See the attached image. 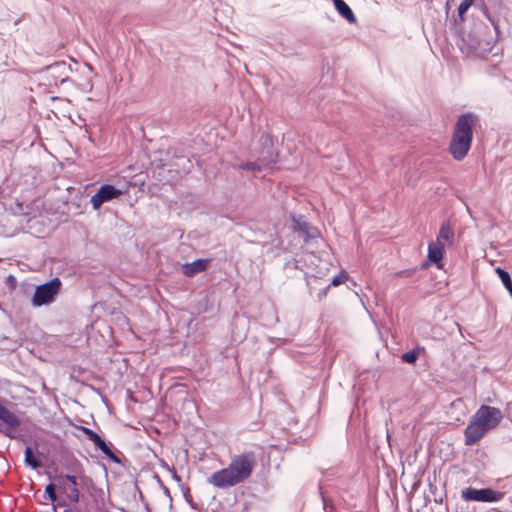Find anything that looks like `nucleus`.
<instances>
[{"instance_id": "obj_1", "label": "nucleus", "mask_w": 512, "mask_h": 512, "mask_svg": "<svg viewBox=\"0 0 512 512\" xmlns=\"http://www.w3.org/2000/svg\"><path fill=\"white\" fill-rule=\"evenodd\" d=\"M256 465V456L252 451H245L231 457L227 467L212 473L207 483L218 489H227L246 481Z\"/></svg>"}, {"instance_id": "obj_2", "label": "nucleus", "mask_w": 512, "mask_h": 512, "mask_svg": "<svg viewBox=\"0 0 512 512\" xmlns=\"http://www.w3.org/2000/svg\"><path fill=\"white\" fill-rule=\"evenodd\" d=\"M478 121L479 116L473 112L458 116L449 143V152L454 160L461 161L467 156L472 144L473 129Z\"/></svg>"}, {"instance_id": "obj_3", "label": "nucleus", "mask_w": 512, "mask_h": 512, "mask_svg": "<svg viewBox=\"0 0 512 512\" xmlns=\"http://www.w3.org/2000/svg\"><path fill=\"white\" fill-rule=\"evenodd\" d=\"M61 286L62 282L58 277L38 285L31 299L32 306L41 307L53 303L60 292Z\"/></svg>"}, {"instance_id": "obj_4", "label": "nucleus", "mask_w": 512, "mask_h": 512, "mask_svg": "<svg viewBox=\"0 0 512 512\" xmlns=\"http://www.w3.org/2000/svg\"><path fill=\"white\" fill-rule=\"evenodd\" d=\"M472 418L475 421H477L481 426H483L486 430L491 431L499 425L503 418V415L501 410L497 407L482 405L472 415Z\"/></svg>"}, {"instance_id": "obj_5", "label": "nucleus", "mask_w": 512, "mask_h": 512, "mask_svg": "<svg viewBox=\"0 0 512 512\" xmlns=\"http://www.w3.org/2000/svg\"><path fill=\"white\" fill-rule=\"evenodd\" d=\"M504 493L491 488H473L468 487L461 492V498L465 501L494 503L500 501Z\"/></svg>"}, {"instance_id": "obj_6", "label": "nucleus", "mask_w": 512, "mask_h": 512, "mask_svg": "<svg viewBox=\"0 0 512 512\" xmlns=\"http://www.w3.org/2000/svg\"><path fill=\"white\" fill-rule=\"evenodd\" d=\"M258 145L259 148L256 150L258 160L263 165L271 167L272 164L276 163V158L278 157L272 137L267 133H263L259 137Z\"/></svg>"}, {"instance_id": "obj_7", "label": "nucleus", "mask_w": 512, "mask_h": 512, "mask_svg": "<svg viewBox=\"0 0 512 512\" xmlns=\"http://www.w3.org/2000/svg\"><path fill=\"white\" fill-rule=\"evenodd\" d=\"M123 194L122 190L114 187L110 184L102 185L98 191L91 197V204L94 210L100 209V207L113 199L118 198Z\"/></svg>"}, {"instance_id": "obj_8", "label": "nucleus", "mask_w": 512, "mask_h": 512, "mask_svg": "<svg viewBox=\"0 0 512 512\" xmlns=\"http://www.w3.org/2000/svg\"><path fill=\"white\" fill-rule=\"evenodd\" d=\"M0 421L4 424V426H0V433L10 439H15L16 436L11 429H17L20 426V419L2 403H0Z\"/></svg>"}, {"instance_id": "obj_9", "label": "nucleus", "mask_w": 512, "mask_h": 512, "mask_svg": "<svg viewBox=\"0 0 512 512\" xmlns=\"http://www.w3.org/2000/svg\"><path fill=\"white\" fill-rule=\"evenodd\" d=\"M81 431L84 433L88 440L93 442L96 449L100 450L108 459L117 464L121 462L120 459L111 450V448L107 445L105 440L98 433L87 427H81Z\"/></svg>"}, {"instance_id": "obj_10", "label": "nucleus", "mask_w": 512, "mask_h": 512, "mask_svg": "<svg viewBox=\"0 0 512 512\" xmlns=\"http://www.w3.org/2000/svg\"><path fill=\"white\" fill-rule=\"evenodd\" d=\"M489 431L486 430L483 426H481L477 421H475L472 417L470 419L469 424L465 428L464 436H465V444L467 446L475 445L479 442Z\"/></svg>"}, {"instance_id": "obj_11", "label": "nucleus", "mask_w": 512, "mask_h": 512, "mask_svg": "<svg viewBox=\"0 0 512 512\" xmlns=\"http://www.w3.org/2000/svg\"><path fill=\"white\" fill-rule=\"evenodd\" d=\"M293 230L304 240L305 243L317 238L319 235V231L316 227H312L307 222L300 220H294Z\"/></svg>"}, {"instance_id": "obj_12", "label": "nucleus", "mask_w": 512, "mask_h": 512, "mask_svg": "<svg viewBox=\"0 0 512 512\" xmlns=\"http://www.w3.org/2000/svg\"><path fill=\"white\" fill-rule=\"evenodd\" d=\"M208 259H197L191 263H185L182 272L186 277H193L196 274L205 271L208 268Z\"/></svg>"}, {"instance_id": "obj_13", "label": "nucleus", "mask_w": 512, "mask_h": 512, "mask_svg": "<svg viewBox=\"0 0 512 512\" xmlns=\"http://www.w3.org/2000/svg\"><path fill=\"white\" fill-rule=\"evenodd\" d=\"M444 244L432 242L428 245V261L432 264H436L437 268H441L442 258L444 253Z\"/></svg>"}, {"instance_id": "obj_14", "label": "nucleus", "mask_w": 512, "mask_h": 512, "mask_svg": "<svg viewBox=\"0 0 512 512\" xmlns=\"http://www.w3.org/2000/svg\"><path fill=\"white\" fill-rule=\"evenodd\" d=\"M454 239V231L449 222H444L440 226L439 233L437 235V243H443L444 246L451 245Z\"/></svg>"}, {"instance_id": "obj_15", "label": "nucleus", "mask_w": 512, "mask_h": 512, "mask_svg": "<svg viewBox=\"0 0 512 512\" xmlns=\"http://www.w3.org/2000/svg\"><path fill=\"white\" fill-rule=\"evenodd\" d=\"M334 7L337 10V12L345 18L349 23H355L356 17L352 11V9L349 7L347 2L344 0H333Z\"/></svg>"}, {"instance_id": "obj_16", "label": "nucleus", "mask_w": 512, "mask_h": 512, "mask_svg": "<svg viewBox=\"0 0 512 512\" xmlns=\"http://www.w3.org/2000/svg\"><path fill=\"white\" fill-rule=\"evenodd\" d=\"M59 488L63 490L67 498L72 503H77L79 501L80 492L78 486L66 482H61L59 483Z\"/></svg>"}, {"instance_id": "obj_17", "label": "nucleus", "mask_w": 512, "mask_h": 512, "mask_svg": "<svg viewBox=\"0 0 512 512\" xmlns=\"http://www.w3.org/2000/svg\"><path fill=\"white\" fill-rule=\"evenodd\" d=\"M25 455V464L32 469H37L42 466V461L34 456L33 450L31 447L27 446L24 451Z\"/></svg>"}, {"instance_id": "obj_18", "label": "nucleus", "mask_w": 512, "mask_h": 512, "mask_svg": "<svg viewBox=\"0 0 512 512\" xmlns=\"http://www.w3.org/2000/svg\"><path fill=\"white\" fill-rule=\"evenodd\" d=\"M269 168L268 166L263 165L258 159L256 161H247L238 166L240 170H247L252 172H261L264 169Z\"/></svg>"}, {"instance_id": "obj_19", "label": "nucleus", "mask_w": 512, "mask_h": 512, "mask_svg": "<svg viewBox=\"0 0 512 512\" xmlns=\"http://www.w3.org/2000/svg\"><path fill=\"white\" fill-rule=\"evenodd\" d=\"M69 69L70 65L64 61L55 62L54 64L48 65L46 67V70H52L60 74H65Z\"/></svg>"}, {"instance_id": "obj_20", "label": "nucleus", "mask_w": 512, "mask_h": 512, "mask_svg": "<svg viewBox=\"0 0 512 512\" xmlns=\"http://www.w3.org/2000/svg\"><path fill=\"white\" fill-rule=\"evenodd\" d=\"M419 357V348L412 349L402 354V360L408 364H414Z\"/></svg>"}, {"instance_id": "obj_21", "label": "nucleus", "mask_w": 512, "mask_h": 512, "mask_svg": "<svg viewBox=\"0 0 512 512\" xmlns=\"http://www.w3.org/2000/svg\"><path fill=\"white\" fill-rule=\"evenodd\" d=\"M348 279V274L346 271L341 270L340 273L332 278L329 285L326 289H329L331 286H339L343 284Z\"/></svg>"}, {"instance_id": "obj_22", "label": "nucleus", "mask_w": 512, "mask_h": 512, "mask_svg": "<svg viewBox=\"0 0 512 512\" xmlns=\"http://www.w3.org/2000/svg\"><path fill=\"white\" fill-rule=\"evenodd\" d=\"M306 283L309 288L310 293H312L313 289L316 288V285L318 284V276L315 274H309L308 272L305 273Z\"/></svg>"}, {"instance_id": "obj_23", "label": "nucleus", "mask_w": 512, "mask_h": 512, "mask_svg": "<svg viewBox=\"0 0 512 512\" xmlns=\"http://www.w3.org/2000/svg\"><path fill=\"white\" fill-rule=\"evenodd\" d=\"M474 0H463L460 5L458 6V16L463 19L464 14L467 12V10L470 8V6L473 4Z\"/></svg>"}, {"instance_id": "obj_24", "label": "nucleus", "mask_w": 512, "mask_h": 512, "mask_svg": "<svg viewBox=\"0 0 512 512\" xmlns=\"http://www.w3.org/2000/svg\"><path fill=\"white\" fill-rule=\"evenodd\" d=\"M57 480H58L59 483L66 482V483H69V484H72V485H76V486L79 485L77 477L74 476V475H70V474L59 476L57 478Z\"/></svg>"}, {"instance_id": "obj_25", "label": "nucleus", "mask_w": 512, "mask_h": 512, "mask_svg": "<svg viewBox=\"0 0 512 512\" xmlns=\"http://www.w3.org/2000/svg\"><path fill=\"white\" fill-rule=\"evenodd\" d=\"M45 492L51 501L56 500L57 496H56V485L55 484H53V483L48 484L45 487Z\"/></svg>"}, {"instance_id": "obj_26", "label": "nucleus", "mask_w": 512, "mask_h": 512, "mask_svg": "<svg viewBox=\"0 0 512 512\" xmlns=\"http://www.w3.org/2000/svg\"><path fill=\"white\" fill-rule=\"evenodd\" d=\"M415 270L414 269H407V270H402V271H399L396 273V276L398 277H410L414 274Z\"/></svg>"}, {"instance_id": "obj_27", "label": "nucleus", "mask_w": 512, "mask_h": 512, "mask_svg": "<svg viewBox=\"0 0 512 512\" xmlns=\"http://www.w3.org/2000/svg\"><path fill=\"white\" fill-rule=\"evenodd\" d=\"M322 508L323 510H325L326 512H330L331 509H332V506H330L327 502V500L324 498V496L322 495Z\"/></svg>"}, {"instance_id": "obj_28", "label": "nucleus", "mask_w": 512, "mask_h": 512, "mask_svg": "<svg viewBox=\"0 0 512 512\" xmlns=\"http://www.w3.org/2000/svg\"><path fill=\"white\" fill-rule=\"evenodd\" d=\"M144 506H145V509L150 512V509H149V504L147 502H144Z\"/></svg>"}, {"instance_id": "obj_29", "label": "nucleus", "mask_w": 512, "mask_h": 512, "mask_svg": "<svg viewBox=\"0 0 512 512\" xmlns=\"http://www.w3.org/2000/svg\"><path fill=\"white\" fill-rule=\"evenodd\" d=\"M180 160H182L183 162L190 163V160H188V159H186V158H184V157L180 158Z\"/></svg>"}, {"instance_id": "obj_30", "label": "nucleus", "mask_w": 512, "mask_h": 512, "mask_svg": "<svg viewBox=\"0 0 512 512\" xmlns=\"http://www.w3.org/2000/svg\"><path fill=\"white\" fill-rule=\"evenodd\" d=\"M66 80H67V78H63V79L61 80V83H64Z\"/></svg>"}, {"instance_id": "obj_31", "label": "nucleus", "mask_w": 512, "mask_h": 512, "mask_svg": "<svg viewBox=\"0 0 512 512\" xmlns=\"http://www.w3.org/2000/svg\"><path fill=\"white\" fill-rule=\"evenodd\" d=\"M139 495H140L141 499H143V495H142L141 491H139Z\"/></svg>"}, {"instance_id": "obj_32", "label": "nucleus", "mask_w": 512, "mask_h": 512, "mask_svg": "<svg viewBox=\"0 0 512 512\" xmlns=\"http://www.w3.org/2000/svg\"><path fill=\"white\" fill-rule=\"evenodd\" d=\"M64 512H70L68 509H65Z\"/></svg>"}]
</instances>
